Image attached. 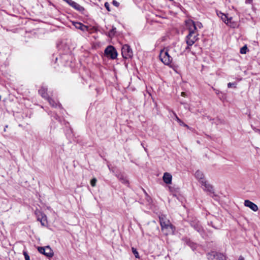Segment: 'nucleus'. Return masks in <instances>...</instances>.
<instances>
[{
	"label": "nucleus",
	"mask_w": 260,
	"mask_h": 260,
	"mask_svg": "<svg viewBox=\"0 0 260 260\" xmlns=\"http://www.w3.org/2000/svg\"><path fill=\"white\" fill-rule=\"evenodd\" d=\"M186 24L188 27L189 34L186 37V42L187 46L186 50L189 49V46H192L198 39V34L196 32V25H194V22L191 20L186 21Z\"/></svg>",
	"instance_id": "f257e3e1"
},
{
	"label": "nucleus",
	"mask_w": 260,
	"mask_h": 260,
	"mask_svg": "<svg viewBox=\"0 0 260 260\" xmlns=\"http://www.w3.org/2000/svg\"><path fill=\"white\" fill-rule=\"evenodd\" d=\"M159 221L161 230L165 235H167L174 233V228L169 220L165 217H160Z\"/></svg>",
	"instance_id": "f03ea898"
},
{
	"label": "nucleus",
	"mask_w": 260,
	"mask_h": 260,
	"mask_svg": "<svg viewBox=\"0 0 260 260\" xmlns=\"http://www.w3.org/2000/svg\"><path fill=\"white\" fill-rule=\"evenodd\" d=\"M159 58L161 61L166 65H169L173 60V57L170 54L169 50L167 49L161 50Z\"/></svg>",
	"instance_id": "7ed1b4c3"
},
{
	"label": "nucleus",
	"mask_w": 260,
	"mask_h": 260,
	"mask_svg": "<svg viewBox=\"0 0 260 260\" xmlns=\"http://www.w3.org/2000/svg\"><path fill=\"white\" fill-rule=\"evenodd\" d=\"M122 57L125 59L131 58L133 56V53L131 47L127 45H124L121 49Z\"/></svg>",
	"instance_id": "20e7f679"
},
{
	"label": "nucleus",
	"mask_w": 260,
	"mask_h": 260,
	"mask_svg": "<svg viewBox=\"0 0 260 260\" xmlns=\"http://www.w3.org/2000/svg\"><path fill=\"white\" fill-rule=\"evenodd\" d=\"M105 54L112 59L116 58L117 56V51L112 46H109L105 49Z\"/></svg>",
	"instance_id": "39448f33"
},
{
	"label": "nucleus",
	"mask_w": 260,
	"mask_h": 260,
	"mask_svg": "<svg viewBox=\"0 0 260 260\" xmlns=\"http://www.w3.org/2000/svg\"><path fill=\"white\" fill-rule=\"evenodd\" d=\"M38 250L40 253L43 254L48 257H51L53 255V251L49 246L38 247Z\"/></svg>",
	"instance_id": "423d86ee"
},
{
	"label": "nucleus",
	"mask_w": 260,
	"mask_h": 260,
	"mask_svg": "<svg viewBox=\"0 0 260 260\" xmlns=\"http://www.w3.org/2000/svg\"><path fill=\"white\" fill-rule=\"evenodd\" d=\"M202 186H204V190L207 192H208L210 194L214 195V192L213 191V186L209 184L206 181H203L201 184Z\"/></svg>",
	"instance_id": "0eeeda50"
},
{
	"label": "nucleus",
	"mask_w": 260,
	"mask_h": 260,
	"mask_svg": "<svg viewBox=\"0 0 260 260\" xmlns=\"http://www.w3.org/2000/svg\"><path fill=\"white\" fill-rule=\"evenodd\" d=\"M209 258L212 260H225L224 255L221 253L212 252L210 254Z\"/></svg>",
	"instance_id": "6e6552de"
},
{
	"label": "nucleus",
	"mask_w": 260,
	"mask_h": 260,
	"mask_svg": "<svg viewBox=\"0 0 260 260\" xmlns=\"http://www.w3.org/2000/svg\"><path fill=\"white\" fill-rule=\"evenodd\" d=\"M244 205L246 207H249L252 211L255 212L257 211L258 209V207L256 204L248 200L244 201Z\"/></svg>",
	"instance_id": "1a4fd4ad"
},
{
	"label": "nucleus",
	"mask_w": 260,
	"mask_h": 260,
	"mask_svg": "<svg viewBox=\"0 0 260 260\" xmlns=\"http://www.w3.org/2000/svg\"><path fill=\"white\" fill-rule=\"evenodd\" d=\"M73 25L77 29H80L83 31L88 30V27L81 22H73Z\"/></svg>",
	"instance_id": "9d476101"
},
{
	"label": "nucleus",
	"mask_w": 260,
	"mask_h": 260,
	"mask_svg": "<svg viewBox=\"0 0 260 260\" xmlns=\"http://www.w3.org/2000/svg\"><path fill=\"white\" fill-rule=\"evenodd\" d=\"M70 6L79 12H82L84 11V8L82 6L73 1L71 3Z\"/></svg>",
	"instance_id": "9b49d317"
},
{
	"label": "nucleus",
	"mask_w": 260,
	"mask_h": 260,
	"mask_svg": "<svg viewBox=\"0 0 260 260\" xmlns=\"http://www.w3.org/2000/svg\"><path fill=\"white\" fill-rule=\"evenodd\" d=\"M172 176L169 173H165L163 176L164 181L168 184H171L172 182Z\"/></svg>",
	"instance_id": "f8f14e48"
},
{
	"label": "nucleus",
	"mask_w": 260,
	"mask_h": 260,
	"mask_svg": "<svg viewBox=\"0 0 260 260\" xmlns=\"http://www.w3.org/2000/svg\"><path fill=\"white\" fill-rule=\"evenodd\" d=\"M195 177L201 184L202 183L203 181H206L204 179V175L203 173L199 170L196 171L195 173Z\"/></svg>",
	"instance_id": "ddd939ff"
},
{
	"label": "nucleus",
	"mask_w": 260,
	"mask_h": 260,
	"mask_svg": "<svg viewBox=\"0 0 260 260\" xmlns=\"http://www.w3.org/2000/svg\"><path fill=\"white\" fill-rule=\"evenodd\" d=\"M47 89L46 88L41 87V89L39 90V92L43 98L47 99V98H49L47 96Z\"/></svg>",
	"instance_id": "4468645a"
},
{
	"label": "nucleus",
	"mask_w": 260,
	"mask_h": 260,
	"mask_svg": "<svg viewBox=\"0 0 260 260\" xmlns=\"http://www.w3.org/2000/svg\"><path fill=\"white\" fill-rule=\"evenodd\" d=\"M38 220H39L41 223V224L43 226H44L45 225V224L47 222V217H46V216L45 215H42V217L41 218H40V217H39L38 218Z\"/></svg>",
	"instance_id": "2eb2a0df"
},
{
	"label": "nucleus",
	"mask_w": 260,
	"mask_h": 260,
	"mask_svg": "<svg viewBox=\"0 0 260 260\" xmlns=\"http://www.w3.org/2000/svg\"><path fill=\"white\" fill-rule=\"evenodd\" d=\"M221 19L223 20V21L226 24H228V23L231 21L232 19V17L228 18L227 16L223 13H221Z\"/></svg>",
	"instance_id": "dca6fc26"
},
{
	"label": "nucleus",
	"mask_w": 260,
	"mask_h": 260,
	"mask_svg": "<svg viewBox=\"0 0 260 260\" xmlns=\"http://www.w3.org/2000/svg\"><path fill=\"white\" fill-rule=\"evenodd\" d=\"M173 113L175 117V119L180 123V125H183L185 127H188L187 125L185 124L183 121H182L181 120V119H180L179 118V117L177 116V115H176V114L175 113L173 112Z\"/></svg>",
	"instance_id": "f3484780"
},
{
	"label": "nucleus",
	"mask_w": 260,
	"mask_h": 260,
	"mask_svg": "<svg viewBox=\"0 0 260 260\" xmlns=\"http://www.w3.org/2000/svg\"><path fill=\"white\" fill-rule=\"evenodd\" d=\"M191 225L194 227V229L197 231L198 232H201L202 231V228L199 223H196L194 225L191 224Z\"/></svg>",
	"instance_id": "a211bd4d"
},
{
	"label": "nucleus",
	"mask_w": 260,
	"mask_h": 260,
	"mask_svg": "<svg viewBox=\"0 0 260 260\" xmlns=\"http://www.w3.org/2000/svg\"><path fill=\"white\" fill-rule=\"evenodd\" d=\"M47 101H48L49 104L52 106V107H56L57 106V103H56V102L53 100V99L49 98H47Z\"/></svg>",
	"instance_id": "6ab92c4d"
},
{
	"label": "nucleus",
	"mask_w": 260,
	"mask_h": 260,
	"mask_svg": "<svg viewBox=\"0 0 260 260\" xmlns=\"http://www.w3.org/2000/svg\"><path fill=\"white\" fill-rule=\"evenodd\" d=\"M115 33H116V28L113 26L112 28L109 32L108 36L109 37L111 38L115 35Z\"/></svg>",
	"instance_id": "aec40b11"
},
{
	"label": "nucleus",
	"mask_w": 260,
	"mask_h": 260,
	"mask_svg": "<svg viewBox=\"0 0 260 260\" xmlns=\"http://www.w3.org/2000/svg\"><path fill=\"white\" fill-rule=\"evenodd\" d=\"M132 250L134 254L135 255L136 258H139V254L138 253V252L137 251V249L135 248L134 247L132 248Z\"/></svg>",
	"instance_id": "412c9836"
},
{
	"label": "nucleus",
	"mask_w": 260,
	"mask_h": 260,
	"mask_svg": "<svg viewBox=\"0 0 260 260\" xmlns=\"http://www.w3.org/2000/svg\"><path fill=\"white\" fill-rule=\"evenodd\" d=\"M119 179L120 180H121L122 183L125 184L128 183V181L126 179V178L124 177L123 175H120V177H119Z\"/></svg>",
	"instance_id": "4be33fe9"
},
{
	"label": "nucleus",
	"mask_w": 260,
	"mask_h": 260,
	"mask_svg": "<svg viewBox=\"0 0 260 260\" xmlns=\"http://www.w3.org/2000/svg\"><path fill=\"white\" fill-rule=\"evenodd\" d=\"M247 50H248V48H247L246 45H245L241 48L240 53L241 54H245L247 52Z\"/></svg>",
	"instance_id": "5701e85b"
},
{
	"label": "nucleus",
	"mask_w": 260,
	"mask_h": 260,
	"mask_svg": "<svg viewBox=\"0 0 260 260\" xmlns=\"http://www.w3.org/2000/svg\"><path fill=\"white\" fill-rule=\"evenodd\" d=\"M96 181H97V180L96 178H93L91 180V181H90V184L92 186L94 187L96 185Z\"/></svg>",
	"instance_id": "b1692460"
},
{
	"label": "nucleus",
	"mask_w": 260,
	"mask_h": 260,
	"mask_svg": "<svg viewBox=\"0 0 260 260\" xmlns=\"http://www.w3.org/2000/svg\"><path fill=\"white\" fill-rule=\"evenodd\" d=\"M23 255L24 256L25 260H30L29 256L28 255V254H27L26 251H23Z\"/></svg>",
	"instance_id": "393cba45"
},
{
	"label": "nucleus",
	"mask_w": 260,
	"mask_h": 260,
	"mask_svg": "<svg viewBox=\"0 0 260 260\" xmlns=\"http://www.w3.org/2000/svg\"><path fill=\"white\" fill-rule=\"evenodd\" d=\"M228 88H231V87H236V83H229L228 84Z\"/></svg>",
	"instance_id": "a878e982"
},
{
	"label": "nucleus",
	"mask_w": 260,
	"mask_h": 260,
	"mask_svg": "<svg viewBox=\"0 0 260 260\" xmlns=\"http://www.w3.org/2000/svg\"><path fill=\"white\" fill-rule=\"evenodd\" d=\"M194 25H196V29L197 28V27H199L200 28L203 27L202 24L200 22H197V23L194 22Z\"/></svg>",
	"instance_id": "bb28decb"
},
{
	"label": "nucleus",
	"mask_w": 260,
	"mask_h": 260,
	"mask_svg": "<svg viewBox=\"0 0 260 260\" xmlns=\"http://www.w3.org/2000/svg\"><path fill=\"white\" fill-rule=\"evenodd\" d=\"M105 8H106V9L108 11H110V7H109V4L108 2H106L105 3Z\"/></svg>",
	"instance_id": "cd10ccee"
},
{
	"label": "nucleus",
	"mask_w": 260,
	"mask_h": 260,
	"mask_svg": "<svg viewBox=\"0 0 260 260\" xmlns=\"http://www.w3.org/2000/svg\"><path fill=\"white\" fill-rule=\"evenodd\" d=\"M112 4L114 6H116V7H118L119 5V3L118 2H117L115 0H114L112 2Z\"/></svg>",
	"instance_id": "c85d7f7f"
},
{
	"label": "nucleus",
	"mask_w": 260,
	"mask_h": 260,
	"mask_svg": "<svg viewBox=\"0 0 260 260\" xmlns=\"http://www.w3.org/2000/svg\"><path fill=\"white\" fill-rule=\"evenodd\" d=\"M252 129H253V131L256 132V133H259L260 132V129H258V128H256V127H252Z\"/></svg>",
	"instance_id": "c756f323"
},
{
	"label": "nucleus",
	"mask_w": 260,
	"mask_h": 260,
	"mask_svg": "<svg viewBox=\"0 0 260 260\" xmlns=\"http://www.w3.org/2000/svg\"><path fill=\"white\" fill-rule=\"evenodd\" d=\"M253 0H245V3L246 4H251Z\"/></svg>",
	"instance_id": "7c9ffc66"
},
{
	"label": "nucleus",
	"mask_w": 260,
	"mask_h": 260,
	"mask_svg": "<svg viewBox=\"0 0 260 260\" xmlns=\"http://www.w3.org/2000/svg\"><path fill=\"white\" fill-rule=\"evenodd\" d=\"M64 2H66L67 3H68L69 5H70L71 3L72 2V0H63Z\"/></svg>",
	"instance_id": "2f4dec72"
},
{
	"label": "nucleus",
	"mask_w": 260,
	"mask_h": 260,
	"mask_svg": "<svg viewBox=\"0 0 260 260\" xmlns=\"http://www.w3.org/2000/svg\"><path fill=\"white\" fill-rule=\"evenodd\" d=\"M238 260H244V258L242 256H240L238 258Z\"/></svg>",
	"instance_id": "473e14b6"
},
{
	"label": "nucleus",
	"mask_w": 260,
	"mask_h": 260,
	"mask_svg": "<svg viewBox=\"0 0 260 260\" xmlns=\"http://www.w3.org/2000/svg\"><path fill=\"white\" fill-rule=\"evenodd\" d=\"M181 95L183 96H186V93L184 92H181Z\"/></svg>",
	"instance_id": "72a5a7b5"
},
{
	"label": "nucleus",
	"mask_w": 260,
	"mask_h": 260,
	"mask_svg": "<svg viewBox=\"0 0 260 260\" xmlns=\"http://www.w3.org/2000/svg\"><path fill=\"white\" fill-rule=\"evenodd\" d=\"M8 127V125H6L5 128H4V132L6 131L7 128Z\"/></svg>",
	"instance_id": "f704fd0d"
},
{
	"label": "nucleus",
	"mask_w": 260,
	"mask_h": 260,
	"mask_svg": "<svg viewBox=\"0 0 260 260\" xmlns=\"http://www.w3.org/2000/svg\"><path fill=\"white\" fill-rule=\"evenodd\" d=\"M259 134H260V132H259Z\"/></svg>",
	"instance_id": "c9c22d12"
}]
</instances>
